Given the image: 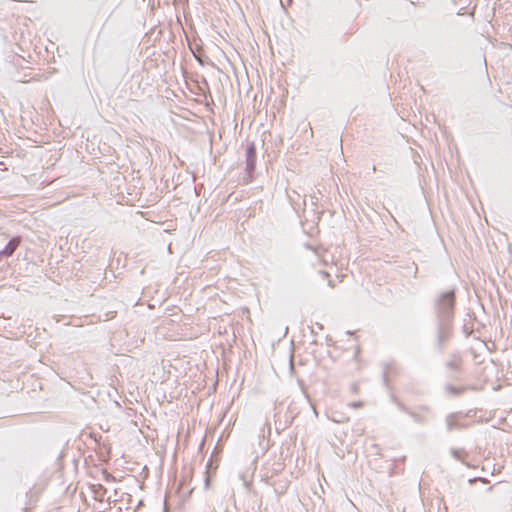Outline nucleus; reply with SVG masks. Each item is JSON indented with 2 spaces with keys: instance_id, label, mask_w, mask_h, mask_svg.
<instances>
[{
  "instance_id": "nucleus-5",
  "label": "nucleus",
  "mask_w": 512,
  "mask_h": 512,
  "mask_svg": "<svg viewBox=\"0 0 512 512\" xmlns=\"http://www.w3.org/2000/svg\"><path fill=\"white\" fill-rule=\"evenodd\" d=\"M21 243V238L19 236L13 237L9 240L6 246L0 250V258L1 257H10L13 255L15 250Z\"/></svg>"
},
{
  "instance_id": "nucleus-16",
  "label": "nucleus",
  "mask_w": 512,
  "mask_h": 512,
  "mask_svg": "<svg viewBox=\"0 0 512 512\" xmlns=\"http://www.w3.org/2000/svg\"><path fill=\"white\" fill-rule=\"evenodd\" d=\"M163 512H169L168 507H167V505H166V504L164 505V510H163Z\"/></svg>"
},
{
  "instance_id": "nucleus-6",
  "label": "nucleus",
  "mask_w": 512,
  "mask_h": 512,
  "mask_svg": "<svg viewBox=\"0 0 512 512\" xmlns=\"http://www.w3.org/2000/svg\"><path fill=\"white\" fill-rule=\"evenodd\" d=\"M399 371V367L394 361L386 363L383 369V383L386 387H389L390 375L396 374Z\"/></svg>"
},
{
  "instance_id": "nucleus-2",
  "label": "nucleus",
  "mask_w": 512,
  "mask_h": 512,
  "mask_svg": "<svg viewBox=\"0 0 512 512\" xmlns=\"http://www.w3.org/2000/svg\"><path fill=\"white\" fill-rule=\"evenodd\" d=\"M437 349L442 352L452 334V321H436Z\"/></svg>"
},
{
  "instance_id": "nucleus-14",
  "label": "nucleus",
  "mask_w": 512,
  "mask_h": 512,
  "mask_svg": "<svg viewBox=\"0 0 512 512\" xmlns=\"http://www.w3.org/2000/svg\"><path fill=\"white\" fill-rule=\"evenodd\" d=\"M351 390L356 393L357 392V385L356 384H352L351 385Z\"/></svg>"
},
{
  "instance_id": "nucleus-9",
  "label": "nucleus",
  "mask_w": 512,
  "mask_h": 512,
  "mask_svg": "<svg viewBox=\"0 0 512 512\" xmlns=\"http://www.w3.org/2000/svg\"><path fill=\"white\" fill-rule=\"evenodd\" d=\"M407 414L413 419L414 422L419 424L426 423L425 417L421 416L420 414L414 412V411H407Z\"/></svg>"
},
{
  "instance_id": "nucleus-15",
  "label": "nucleus",
  "mask_w": 512,
  "mask_h": 512,
  "mask_svg": "<svg viewBox=\"0 0 512 512\" xmlns=\"http://www.w3.org/2000/svg\"><path fill=\"white\" fill-rule=\"evenodd\" d=\"M420 409H421L422 411H424V412H430V409H429L428 407H426V406H423V407H421Z\"/></svg>"
},
{
  "instance_id": "nucleus-1",
  "label": "nucleus",
  "mask_w": 512,
  "mask_h": 512,
  "mask_svg": "<svg viewBox=\"0 0 512 512\" xmlns=\"http://www.w3.org/2000/svg\"><path fill=\"white\" fill-rule=\"evenodd\" d=\"M456 303L455 290H447L437 295L433 302L436 321H453Z\"/></svg>"
},
{
  "instance_id": "nucleus-12",
  "label": "nucleus",
  "mask_w": 512,
  "mask_h": 512,
  "mask_svg": "<svg viewBox=\"0 0 512 512\" xmlns=\"http://www.w3.org/2000/svg\"><path fill=\"white\" fill-rule=\"evenodd\" d=\"M393 399V402L396 404V406L398 407L399 410H401L402 412H405L407 413V411H410L403 403H401L396 397H392Z\"/></svg>"
},
{
  "instance_id": "nucleus-3",
  "label": "nucleus",
  "mask_w": 512,
  "mask_h": 512,
  "mask_svg": "<svg viewBox=\"0 0 512 512\" xmlns=\"http://www.w3.org/2000/svg\"><path fill=\"white\" fill-rule=\"evenodd\" d=\"M256 167V146L254 142L247 143L246 146V168L245 172L249 180L252 179Z\"/></svg>"
},
{
  "instance_id": "nucleus-17",
  "label": "nucleus",
  "mask_w": 512,
  "mask_h": 512,
  "mask_svg": "<svg viewBox=\"0 0 512 512\" xmlns=\"http://www.w3.org/2000/svg\"><path fill=\"white\" fill-rule=\"evenodd\" d=\"M322 274H323L324 277L328 276V273H326V272H323Z\"/></svg>"
},
{
  "instance_id": "nucleus-7",
  "label": "nucleus",
  "mask_w": 512,
  "mask_h": 512,
  "mask_svg": "<svg viewBox=\"0 0 512 512\" xmlns=\"http://www.w3.org/2000/svg\"><path fill=\"white\" fill-rule=\"evenodd\" d=\"M447 368L457 370L460 366V357L458 355H451L446 363Z\"/></svg>"
},
{
  "instance_id": "nucleus-13",
  "label": "nucleus",
  "mask_w": 512,
  "mask_h": 512,
  "mask_svg": "<svg viewBox=\"0 0 512 512\" xmlns=\"http://www.w3.org/2000/svg\"><path fill=\"white\" fill-rule=\"evenodd\" d=\"M363 406V403L361 401L351 402L349 403V407L357 409Z\"/></svg>"
},
{
  "instance_id": "nucleus-10",
  "label": "nucleus",
  "mask_w": 512,
  "mask_h": 512,
  "mask_svg": "<svg viewBox=\"0 0 512 512\" xmlns=\"http://www.w3.org/2000/svg\"><path fill=\"white\" fill-rule=\"evenodd\" d=\"M445 390L451 394V395H460L461 393H463V391L465 390V388H459V387H455L453 385H446L445 387Z\"/></svg>"
},
{
  "instance_id": "nucleus-11",
  "label": "nucleus",
  "mask_w": 512,
  "mask_h": 512,
  "mask_svg": "<svg viewBox=\"0 0 512 512\" xmlns=\"http://www.w3.org/2000/svg\"><path fill=\"white\" fill-rule=\"evenodd\" d=\"M333 422L336 423H343L345 421H348V417H345L343 414L340 413H332V415L329 417Z\"/></svg>"
},
{
  "instance_id": "nucleus-8",
  "label": "nucleus",
  "mask_w": 512,
  "mask_h": 512,
  "mask_svg": "<svg viewBox=\"0 0 512 512\" xmlns=\"http://www.w3.org/2000/svg\"><path fill=\"white\" fill-rule=\"evenodd\" d=\"M450 453H451V455L453 456L454 459L464 463L463 457L467 455V453H466V451L464 449L452 448L450 450Z\"/></svg>"
},
{
  "instance_id": "nucleus-4",
  "label": "nucleus",
  "mask_w": 512,
  "mask_h": 512,
  "mask_svg": "<svg viewBox=\"0 0 512 512\" xmlns=\"http://www.w3.org/2000/svg\"><path fill=\"white\" fill-rule=\"evenodd\" d=\"M446 428L448 432H451L456 429H463L467 427V423L465 422V416L461 413H451L446 419Z\"/></svg>"
}]
</instances>
